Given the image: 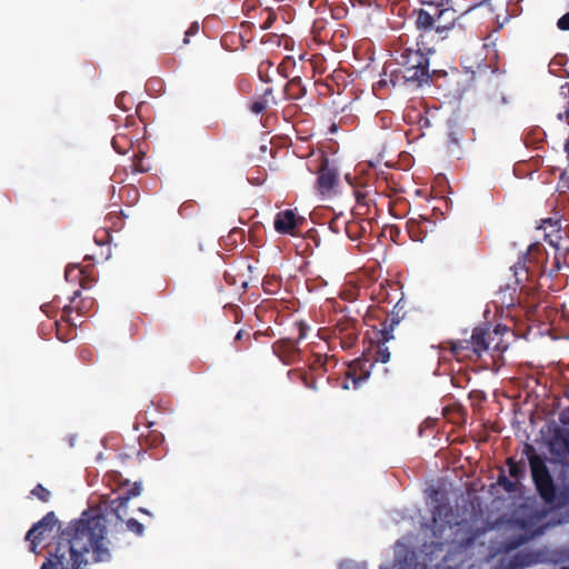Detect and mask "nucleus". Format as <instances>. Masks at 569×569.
<instances>
[{
  "label": "nucleus",
  "mask_w": 569,
  "mask_h": 569,
  "mask_svg": "<svg viewBox=\"0 0 569 569\" xmlns=\"http://www.w3.org/2000/svg\"><path fill=\"white\" fill-rule=\"evenodd\" d=\"M67 536L63 541L86 563L91 560L102 561L107 558L106 520L99 512H83Z\"/></svg>",
  "instance_id": "1"
},
{
  "label": "nucleus",
  "mask_w": 569,
  "mask_h": 569,
  "mask_svg": "<svg viewBox=\"0 0 569 569\" xmlns=\"http://www.w3.org/2000/svg\"><path fill=\"white\" fill-rule=\"evenodd\" d=\"M84 560L73 551L63 540H60L53 551L42 563L41 569H81Z\"/></svg>",
  "instance_id": "2"
},
{
  "label": "nucleus",
  "mask_w": 569,
  "mask_h": 569,
  "mask_svg": "<svg viewBox=\"0 0 569 569\" xmlns=\"http://www.w3.org/2000/svg\"><path fill=\"white\" fill-rule=\"evenodd\" d=\"M402 76L406 81L421 84L428 80V59L420 51H408L403 56Z\"/></svg>",
  "instance_id": "3"
},
{
  "label": "nucleus",
  "mask_w": 569,
  "mask_h": 569,
  "mask_svg": "<svg viewBox=\"0 0 569 569\" xmlns=\"http://www.w3.org/2000/svg\"><path fill=\"white\" fill-rule=\"evenodd\" d=\"M58 532L59 526L54 515L48 513L27 535V539L30 541V550L37 553L38 547L54 539Z\"/></svg>",
  "instance_id": "4"
},
{
  "label": "nucleus",
  "mask_w": 569,
  "mask_h": 569,
  "mask_svg": "<svg viewBox=\"0 0 569 569\" xmlns=\"http://www.w3.org/2000/svg\"><path fill=\"white\" fill-rule=\"evenodd\" d=\"M530 466L532 471V478L536 482L537 489L541 497L546 501H551L553 498V487L543 465L542 460L538 456L530 457Z\"/></svg>",
  "instance_id": "5"
},
{
  "label": "nucleus",
  "mask_w": 569,
  "mask_h": 569,
  "mask_svg": "<svg viewBox=\"0 0 569 569\" xmlns=\"http://www.w3.org/2000/svg\"><path fill=\"white\" fill-rule=\"evenodd\" d=\"M448 0H425L427 9H422L417 18V24L421 28L435 27L437 11L439 7H443Z\"/></svg>",
  "instance_id": "6"
},
{
  "label": "nucleus",
  "mask_w": 569,
  "mask_h": 569,
  "mask_svg": "<svg viewBox=\"0 0 569 569\" xmlns=\"http://www.w3.org/2000/svg\"><path fill=\"white\" fill-rule=\"evenodd\" d=\"M301 222L292 210H284L277 214L274 219V228L281 233H293L295 229Z\"/></svg>",
  "instance_id": "7"
},
{
  "label": "nucleus",
  "mask_w": 569,
  "mask_h": 569,
  "mask_svg": "<svg viewBox=\"0 0 569 569\" xmlns=\"http://www.w3.org/2000/svg\"><path fill=\"white\" fill-rule=\"evenodd\" d=\"M457 19L456 11L452 8H438L437 19L435 21V28L438 32H442L445 30L450 29Z\"/></svg>",
  "instance_id": "8"
},
{
  "label": "nucleus",
  "mask_w": 569,
  "mask_h": 569,
  "mask_svg": "<svg viewBox=\"0 0 569 569\" xmlns=\"http://www.w3.org/2000/svg\"><path fill=\"white\" fill-rule=\"evenodd\" d=\"M336 173L328 167H323L319 174V187L322 191L330 190L336 183Z\"/></svg>",
  "instance_id": "9"
},
{
  "label": "nucleus",
  "mask_w": 569,
  "mask_h": 569,
  "mask_svg": "<svg viewBox=\"0 0 569 569\" xmlns=\"http://www.w3.org/2000/svg\"><path fill=\"white\" fill-rule=\"evenodd\" d=\"M128 501H129L128 498H119L118 499V505L113 508L116 517L118 519H120V520L123 519L124 510H126V508L128 506Z\"/></svg>",
  "instance_id": "10"
},
{
  "label": "nucleus",
  "mask_w": 569,
  "mask_h": 569,
  "mask_svg": "<svg viewBox=\"0 0 569 569\" xmlns=\"http://www.w3.org/2000/svg\"><path fill=\"white\" fill-rule=\"evenodd\" d=\"M128 528L133 532L141 535L143 531V526L137 520L130 519L127 523Z\"/></svg>",
  "instance_id": "11"
},
{
  "label": "nucleus",
  "mask_w": 569,
  "mask_h": 569,
  "mask_svg": "<svg viewBox=\"0 0 569 569\" xmlns=\"http://www.w3.org/2000/svg\"><path fill=\"white\" fill-rule=\"evenodd\" d=\"M558 27L561 30H569V12L558 20Z\"/></svg>",
  "instance_id": "12"
},
{
  "label": "nucleus",
  "mask_w": 569,
  "mask_h": 569,
  "mask_svg": "<svg viewBox=\"0 0 569 569\" xmlns=\"http://www.w3.org/2000/svg\"><path fill=\"white\" fill-rule=\"evenodd\" d=\"M32 493H33L34 496H38L41 500H47V499H48V497H49V491H48V490H46V489H44V488H42V487H38L37 489H34V490L32 491Z\"/></svg>",
  "instance_id": "13"
},
{
  "label": "nucleus",
  "mask_w": 569,
  "mask_h": 569,
  "mask_svg": "<svg viewBox=\"0 0 569 569\" xmlns=\"http://www.w3.org/2000/svg\"><path fill=\"white\" fill-rule=\"evenodd\" d=\"M263 108H264V107H263V104H261V103H256V104H253L252 110H253L256 113H258V112H260Z\"/></svg>",
  "instance_id": "14"
},
{
  "label": "nucleus",
  "mask_w": 569,
  "mask_h": 569,
  "mask_svg": "<svg viewBox=\"0 0 569 569\" xmlns=\"http://www.w3.org/2000/svg\"><path fill=\"white\" fill-rule=\"evenodd\" d=\"M510 472H511V475H512V476H516V475H517V468H516V466H513V465H511V466H510Z\"/></svg>",
  "instance_id": "15"
},
{
  "label": "nucleus",
  "mask_w": 569,
  "mask_h": 569,
  "mask_svg": "<svg viewBox=\"0 0 569 569\" xmlns=\"http://www.w3.org/2000/svg\"><path fill=\"white\" fill-rule=\"evenodd\" d=\"M358 383H359V380H358V379H356V378H353V379H352V385H353V387H355V388H357V387H358Z\"/></svg>",
  "instance_id": "16"
},
{
  "label": "nucleus",
  "mask_w": 569,
  "mask_h": 569,
  "mask_svg": "<svg viewBox=\"0 0 569 569\" xmlns=\"http://www.w3.org/2000/svg\"><path fill=\"white\" fill-rule=\"evenodd\" d=\"M343 388H345V389H349V388H350V386H349L348 383H346V385H343Z\"/></svg>",
  "instance_id": "17"
}]
</instances>
